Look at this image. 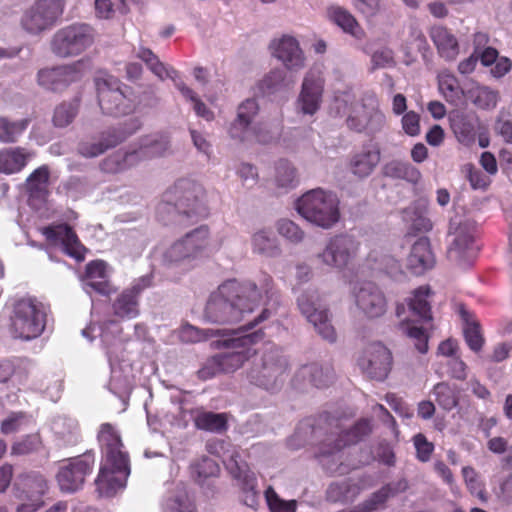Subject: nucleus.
I'll use <instances>...</instances> for the list:
<instances>
[{
    "label": "nucleus",
    "mask_w": 512,
    "mask_h": 512,
    "mask_svg": "<svg viewBox=\"0 0 512 512\" xmlns=\"http://www.w3.org/2000/svg\"><path fill=\"white\" fill-rule=\"evenodd\" d=\"M296 210L307 221L323 229L332 228L340 219L339 200L321 188L303 194L296 201Z\"/></svg>",
    "instance_id": "obj_6"
},
{
    "label": "nucleus",
    "mask_w": 512,
    "mask_h": 512,
    "mask_svg": "<svg viewBox=\"0 0 512 512\" xmlns=\"http://www.w3.org/2000/svg\"><path fill=\"white\" fill-rule=\"evenodd\" d=\"M432 39L441 57L453 60L459 53V45L453 34H432Z\"/></svg>",
    "instance_id": "obj_50"
},
{
    "label": "nucleus",
    "mask_w": 512,
    "mask_h": 512,
    "mask_svg": "<svg viewBox=\"0 0 512 512\" xmlns=\"http://www.w3.org/2000/svg\"><path fill=\"white\" fill-rule=\"evenodd\" d=\"M27 124V120L12 122L5 117H0V140L6 143L15 142L26 129Z\"/></svg>",
    "instance_id": "obj_52"
},
{
    "label": "nucleus",
    "mask_w": 512,
    "mask_h": 512,
    "mask_svg": "<svg viewBox=\"0 0 512 512\" xmlns=\"http://www.w3.org/2000/svg\"><path fill=\"white\" fill-rule=\"evenodd\" d=\"M432 294L429 286H421L414 290L413 297L408 301L410 311L419 320L428 322L432 320L431 306L427 298Z\"/></svg>",
    "instance_id": "obj_36"
},
{
    "label": "nucleus",
    "mask_w": 512,
    "mask_h": 512,
    "mask_svg": "<svg viewBox=\"0 0 512 512\" xmlns=\"http://www.w3.org/2000/svg\"><path fill=\"white\" fill-rule=\"evenodd\" d=\"M379 162L380 151L378 149L364 148L351 157L349 168L357 178L364 179L374 171Z\"/></svg>",
    "instance_id": "obj_30"
},
{
    "label": "nucleus",
    "mask_w": 512,
    "mask_h": 512,
    "mask_svg": "<svg viewBox=\"0 0 512 512\" xmlns=\"http://www.w3.org/2000/svg\"><path fill=\"white\" fill-rule=\"evenodd\" d=\"M476 223L470 219L456 216L450 219L448 235L453 236L448 252L463 264L471 265L476 258L478 248L474 245Z\"/></svg>",
    "instance_id": "obj_12"
},
{
    "label": "nucleus",
    "mask_w": 512,
    "mask_h": 512,
    "mask_svg": "<svg viewBox=\"0 0 512 512\" xmlns=\"http://www.w3.org/2000/svg\"><path fill=\"white\" fill-rule=\"evenodd\" d=\"M195 425L201 430L222 433L227 429V417L223 413L205 411L196 416Z\"/></svg>",
    "instance_id": "obj_45"
},
{
    "label": "nucleus",
    "mask_w": 512,
    "mask_h": 512,
    "mask_svg": "<svg viewBox=\"0 0 512 512\" xmlns=\"http://www.w3.org/2000/svg\"><path fill=\"white\" fill-rule=\"evenodd\" d=\"M308 431L317 439L329 434L330 442H325L321 446V453L327 456L333 451H341L344 447L363 440L371 433L372 428L368 420L362 419L350 430L344 431L339 419L329 413H323L317 419H307L300 424V432L307 434Z\"/></svg>",
    "instance_id": "obj_4"
},
{
    "label": "nucleus",
    "mask_w": 512,
    "mask_h": 512,
    "mask_svg": "<svg viewBox=\"0 0 512 512\" xmlns=\"http://www.w3.org/2000/svg\"><path fill=\"white\" fill-rule=\"evenodd\" d=\"M80 105L81 94H77L71 100L59 104L53 115L54 125L63 128L71 124L79 112Z\"/></svg>",
    "instance_id": "obj_42"
},
{
    "label": "nucleus",
    "mask_w": 512,
    "mask_h": 512,
    "mask_svg": "<svg viewBox=\"0 0 512 512\" xmlns=\"http://www.w3.org/2000/svg\"><path fill=\"white\" fill-rule=\"evenodd\" d=\"M140 127L141 122L137 118L129 119L117 126L108 127L99 133L103 148L105 151L115 148L136 133Z\"/></svg>",
    "instance_id": "obj_28"
},
{
    "label": "nucleus",
    "mask_w": 512,
    "mask_h": 512,
    "mask_svg": "<svg viewBox=\"0 0 512 512\" xmlns=\"http://www.w3.org/2000/svg\"><path fill=\"white\" fill-rule=\"evenodd\" d=\"M277 229L279 234L291 242L299 243L304 238L303 230L291 220L281 219L278 221Z\"/></svg>",
    "instance_id": "obj_56"
},
{
    "label": "nucleus",
    "mask_w": 512,
    "mask_h": 512,
    "mask_svg": "<svg viewBox=\"0 0 512 512\" xmlns=\"http://www.w3.org/2000/svg\"><path fill=\"white\" fill-rule=\"evenodd\" d=\"M460 388L447 382H439L433 388L435 401L445 411H451L459 405Z\"/></svg>",
    "instance_id": "obj_41"
},
{
    "label": "nucleus",
    "mask_w": 512,
    "mask_h": 512,
    "mask_svg": "<svg viewBox=\"0 0 512 512\" xmlns=\"http://www.w3.org/2000/svg\"><path fill=\"white\" fill-rule=\"evenodd\" d=\"M256 478L254 474H245L241 483L242 498L241 501L248 507H255L258 503L257 493L255 491Z\"/></svg>",
    "instance_id": "obj_55"
},
{
    "label": "nucleus",
    "mask_w": 512,
    "mask_h": 512,
    "mask_svg": "<svg viewBox=\"0 0 512 512\" xmlns=\"http://www.w3.org/2000/svg\"><path fill=\"white\" fill-rule=\"evenodd\" d=\"M94 460L90 453L66 460L56 474L62 492L74 493L84 484L85 477L92 470Z\"/></svg>",
    "instance_id": "obj_16"
},
{
    "label": "nucleus",
    "mask_w": 512,
    "mask_h": 512,
    "mask_svg": "<svg viewBox=\"0 0 512 512\" xmlns=\"http://www.w3.org/2000/svg\"><path fill=\"white\" fill-rule=\"evenodd\" d=\"M354 7L367 17L375 16L381 10V0H353Z\"/></svg>",
    "instance_id": "obj_62"
},
{
    "label": "nucleus",
    "mask_w": 512,
    "mask_h": 512,
    "mask_svg": "<svg viewBox=\"0 0 512 512\" xmlns=\"http://www.w3.org/2000/svg\"><path fill=\"white\" fill-rule=\"evenodd\" d=\"M77 152L85 158H94L106 151L103 148V143L101 142L100 137L98 136V139L96 140H83L79 142Z\"/></svg>",
    "instance_id": "obj_59"
},
{
    "label": "nucleus",
    "mask_w": 512,
    "mask_h": 512,
    "mask_svg": "<svg viewBox=\"0 0 512 512\" xmlns=\"http://www.w3.org/2000/svg\"><path fill=\"white\" fill-rule=\"evenodd\" d=\"M98 440L106 453V463L95 480L101 496L112 497L126 485L130 474L128 455L121 451L120 436L109 423L101 425Z\"/></svg>",
    "instance_id": "obj_3"
},
{
    "label": "nucleus",
    "mask_w": 512,
    "mask_h": 512,
    "mask_svg": "<svg viewBox=\"0 0 512 512\" xmlns=\"http://www.w3.org/2000/svg\"><path fill=\"white\" fill-rule=\"evenodd\" d=\"M265 499L271 512H296V500H284L269 486L265 490Z\"/></svg>",
    "instance_id": "obj_53"
},
{
    "label": "nucleus",
    "mask_w": 512,
    "mask_h": 512,
    "mask_svg": "<svg viewBox=\"0 0 512 512\" xmlns=\"http://www.w3.org/2000/svg\"><path fill=\"white\" fill-rule=\"evenodd\" d=\"M327 16L344 32H353L358 26L355 17L348 10L340 6H330L327 9Z\"/></svg>",
    "instance_id": "obj_49"
},
{
    "label": "nucleus",
    "mask_w": 512,
    "mask_h": 512,
    "mask_svg": "<svg viewBox=\"0 0 512 512\" xmlns=\"http://www.w3.org/2000/svg\"><path fill=\"white\" fill-rule=\"evenodd\" d=\"M358 365L369 378L383 381L391 370L392 354L383 344L373 343L363 351Z\"/></svg>",
    "instance_id": "obj_18"
},
{
    "label": "nucleus",
    "mask_w": 512,
    "mask_h": 512,
    "mask_svg": "<svg viewBox=\"0 0 512 512\" xmlns=\"http://www.w3.org/2000/svg\"><path fill=\"white\" fill-rule=\"evenodd\" d=\"M231 337L220 340L219 343L227 348L239 349L215 355L222 373H232L239 369L254 353L251 345L257 343L264 336L262 329L242 334L233 330Z\"/></svg>",
    "instance_id": "obj_10"
},
{
    "label": "nucleus",
    "mask_w": 512,
    "mask_h": 512,
    "mask_svg": "<svg viewBox=\"0 0 512 512\" xmlns=\"http://www.w3.org/2000/svg\"><path fill=\"white\" fill-rule=\"evenodd\" d=\"M258 110L255 99H247L239 105L237 116L229 127V135L232 139L244 142L254 137L261 144L270 143L274 139L266 124L254 123Z\"/></svg>",
    "instance_id": "obj_9"
},
{
    "label": "nucleus",
    "mask_w": 512,
    "mask_h": 512,
    "mask_svg": "<svg viewBox=\"0 0 512 512\" xmlns=\"http://www.w3.org/2000/svg\"><path fill=\"white\" fill-rule=\"evenodd\" d=\"M414 445L417 451V458L422 462L428 461L434 450L433 443L429 442L423 434L418 433L414 436Z\"/></svg>",
    "instance_id": "obj_60"
},
{
    "label": "nucleus",
    "mask_w": 512,
    "mask_h": 512,
    "mask_svg": "<svg viewBox=\"0 0 512 512\" xmlns=\"http://www.w3.org/2000/svg\"><path fill=\"white\" fill-rule=\"evenodd\" d=\"M41 445V439L37 434H31L16 442L12 446V454L26 455L37 451Z\"/></svg>",
    "instance_id": "obj_57"
},
{
    "label": "nucleus",
    "mask_w": 512,
    "mask_h": 512,
    "mask_svg": "<svg viewBox=\"0 0 512 512\" xmlns=\"http://www.w3.org/2000/svg\"><path fill=\"white\" fill-rule=\"evenodd\" d=\"M407 334L410 338L414 339L415 347L420 353H426L428 351V335L424 328L409 326L406 327Z\"/></svg>",
    "instance_id": "obj_61"
},
{
    "label": "nucleus",
    "mask_w": 512,
    "mask_h": 512,
    "mask_svg": "<svg viewBox=\"0 0 512 512\" xmlns=\"http://www.w3.org/2000/svg\"><path fill=\"white\" fill-rule=\"evenodd\" d=\"M476 120L473 116L457 112L450 118V126L458 141L469 144L475 139Z\"/></svg>",
    "instance_id": "obj_34"
},
{
    "label": "nucleus",
    "mask_w": 512,
    "mask_h": 512,
    "mask_svg": "<svg viewBox=\"0 0 512 512\" xmlns=\"http://www.w3.org/2000/svg\"><path fill=\"white\" fill-rule=\"evenodd\" d=\"M30 155L23 148H8L0 151V172L12 174L20 171Z\"/></svg>",
    "instance_id": "obj_38"
},
{
    "label": "nucleus",
    "mask_w": 512,
    "mask_h": 512,
    "mask_svg": "<svg viewBox=\"0 0 512 512\" xmlns=\"http://www.w3.org/2000/svg\"><path fill=\"white\" fill-rule=\"evenodd\" d=\"M357 250V243L352 236L340 234L332 237L323 251L315 255L316 259L330 267H345Z\"/></svg>",
    "instance_id": "obj_19"
},
{
    "label": "nucleus",
    "mask_w": 512,
    "mask_h": 512,
    "mask_svg": "<svg viewBox=\"0 0 512 512\" xmlns=\"http://www.w3.org/2000/svg\"><path fill=\"white\" fill-rule=\"evenodd\" d=\"M323 85L320 79L305 77L300 94L302 110L305 114H314L321 101Z\"/></svg>",
    "instance_id": "obj_32"
},
{
    "label": "nucleus",
    "mask_w": 512,
    "mask_h": 512,
    "mask_svg": "<svg viewBox=\"0 0 512 512\" xmlns=\"http://www.w3.org/2000/svg\"><path fill=\"white\" fill-rule=\"evenodd\" d=\"M286 72L283 69L271 70L259 82V90L264 95L273 94L285 87Z\"/></svg>",
    "instance_id": "obj_51"
},
{
    "label": "nucleus",
    "mask_w": 512,
    "mask_h": 512,
    "mask_svg": "<svg viewBox=\"0 0 512 512\" xmlns=\"http://www.w3.org/2000/svg\"><path fill=\"white\" fill-rule=\"evenodd\" d=\"M439 89L448 102L454 106H459L464 103V99H466L465 90L469 89V87L467 85L463 87L459 86L454 76L447 75L440 79Z\"/></svg>",
    "instance_id": "obj_44"
},
{
    "label": "nucleus",
    "mask_w": 512,
    "mask_h": 512,
    "mask_svg": "<svg viewBox=\"0 0 512 512\" xmlns=\"http://www.w3.org/2000/svg\"><path fill=\"white\" fill-rule=\"evenodd\" d=\"M91 43L90 34H55L51 50L56 56L66 58L80 54Z\"/></svg>",
    "instance_id": "obj_24"
},
{
    "label": "nucleus",
    "mask_w": 512,
    "mask_h": 512,
    "mask_svg": "<svg viewBox=\"0 0 512 512\" xmlns=\"http://www.w3.org/2000/svg\"><path fill=\"white\" fill-rule=\"evenodd\" d=\"M466 99L470 100L476 107L483 110H490L496 107L498 92L488 86H480L472 83L469 89L465 90Z\"/></svg>",
    "instance_id": "obj_35"
},
{
    "label": "nucleus",
    "mask_w": 512,
    "mask_h": 512,
    "mask_svg": "<svg viewBox=\"0 0 512 512\" xmlns=\"http://www.w3.org/2000/svg\"><path fill=\"white\" fill-rule=\"evenodd\" d=\"M151 285V276H143L130 289L123 291L113 304L114 314L119 317H134L138 314L137 296Z\"/></svg>",
    "instance_id": "obj_25"
},
{
    "label": "nucleus",
    "mask_w": 512,
    "mask_h": 512,
    "mask_svg": "<svg viewBox=\"0 0 512 512\" xmlns=\"http://www.w3.org/2000/svg\"><path fill=\"white\" fill-rule=\"evenodd\" d=\"M419 121L420 117L416 112H407L402 118V126L404 131L410 136L418 135L420 131Z\"/></svg>",
    "instance_id": "obj_64"
},
{
    "label": "nucleus",
    "mask_w": 512,
    "mask_h": 512,
    "mask_svg": "<svg viewBox=\"0 0 512 512\" xmlns=\"http://www.w3.org/2000/svg\"><path fill=\"white\" fill-rule=\"evenodd\" d=\"M356 305L369 318L382 316L387 307L386 298L380 288L373 282H363L355 288Z\"/></svg>",
    "instance_id": "obj_20"
},
{
    "label": "nucleus",
    "mask_w": 512,
    "mask_h": 512,
    "mask_svg": "<svg viewBox=\"0 0 512 512\" xmlns=\"http://www.w3.org/2000/svg\"><path fill=\"white\" fill-rule=\"evenodd\" d=\"M254 252L265 257L275 258L281 255V248L277 238L271 231L260 230L252 237Z\"/></svg>",
    "instance_id": "obj_39"
},
{
    "label": "nucleus",
    "mask_w": 512,
    "mask_h": 512,
    "mask_svg": "<svg viewBox=\"0 0 512 512\" xmlns=\"http://www.w3.org/2000/svg\"><path fill=\"white\" fill-rule=\"evenodd\" d=\"M219 472L218 463L207 456H203L191 465L192 476L198 484H202L209 478L217 477Z\"/></svg>",
    "instance_id": "obj_46"
},
{
    "label": "nucleus",
    "mask_w": 512,
    "mask_h": 512,
    "mask_svg": "<svg viewBox=\"0 0 512 512\" xmlns=\"http://www.w3.org/2000/svg\"><path fill=\"white\" fill-rule=\"evenodd\" d=\"M63 12L62 0H38L21 18L27 32H43L52 29Z\"/></svg>",
    "instance_id": "obj_15"
},
{
    "label": "nucleus",
    "mask_w": 512,
    "mask_h": 512,
    "mask_svg": "<svg viewBox=\"0 0 512 512\" xmlns=\"http://www.w3.org/2000/svg\"><path fill=\"white\" fill-rule=\"evenodd\" d=\"M224 466L229 472V474L240 481L243 482V478L245 474H254L248 468V465L240 459L238 453L230 454L226 459L223 460Z\"/></svg>",
    "instance_id": "obj_54"
},
{
    "label": "nucleus",
    "mask_w": 512,
    "mask_h": 512,
    "mask_svg": "<svg viewBox=\"0 0 512 512\" xmlns=\"http://www.w3.org/2000/svg\"><path fill=\"white\" fill-rule=\"evenodd\" d=\"M335 372L331 365L310 363L303 365L295 375V381L308 382L316 388L330 386L335 380Z\"/></svg>",
    "instance_id": "obj_27"
},
{
    "label": "nucleus",
    "mask_w": 512,
    "mask_h": 512,
    "mask_svg": "<svg viewBox=\"0 0 512 512\" xmlns=\"http://www.w3.org/2000/svg\"><path fill=\"white\" fill-rule=\"evenodd\" d=\"M275 181L278 187L294 188L298 183L296 168L287 160H279L276 164Z\"/></svg>",
    "instance_id": "obj_47"
},
{
    "label": "nucleus",
    "mask_w": 512,
    "mask_h": 512,
    "mask_svg": "<svg viewBox=\"0 0 512 512\" xmlns=\"http://www.w3.org/2000/svg\"><path fill=\"white\" fill-rule=\"evenodd\" d=\"M297 433L300 437L303 438L304 441L318 446L317 457L319 458L321 465L327 472L331 474L344 473V470L342 469V456L340 455L341 451H333V453L327 456L321 453V446L324 445L325 442H330V440H328V433L326 435H323L321 438L317 439L316 437L313 436V434L310 431H308L307 434L300 432V426L298 427Z\"/></svg>",
    "instance_id": "obj_29"
},
{
    "label": "nucleus",
    "mask_w": 512,
    "mask_h": 512,
    "mask_svg": "<svg viewBox=\"0 0 512 512\" xmlns=\"http://www.w3.org/2000/svg\"><path fill=\"white\" fill-rule=\"evenodd\" d=\"M99 106L104 114L124 116L134 110L131 89L106 71H98L94 77Z\"/></svg>",
    "instance_id": "obj_7"
},
{
    "label": "nucleus",
    "mask_w": 512,
    "mask_h": 512,
    "mask_svg": "<svg viewBox=\"0 0 512 512\" xmlns=\"http://www.w3.org/2000/svg\"><path fill=\"white\" fill-rule=\"evenodd\" d=\"M288 361L283 350L277 346H266L259 361L247 372L250 384L271 393L279 391L284 384Z\"/></svg>",
    "instance_id": "obj_5"
},
{
    "label": "nucleus",
    "mask_w": 512,
    "mask_h": 512,
    "mask_svg": "<svg viewBox=\"0 0 512 512\" xmlns=\"http://www.w3.org/2000/svg\"><path fill=\"white\" fill-rule=\"evenodd\" d=\"M170 147V141L167 137L150 139L148 137L141 139L140 147L137 150L141 159L146 156H162Z\"/></svg>",
    "instance_id": "obj_48"
},
{
    "label": "nucleus",
    "mask_w": 512,
    "mask_h": 512,
    "mask_svg": "<svg viewBox=\"0 0 512 512\" xmlns=\"http://www.w3.org/2000/svg\"><path fill=\"white\" fill-rule=\"evenodd\" d=\"M238 175L242 179L243 185L247 187H253L258 181L257 168L248 163L241 164Z\"/></svg>",
    "instance_id": "obj_63"
},
{
    "label": "nucleus",
    "mask_w": 512,
    "mask_h": 512,
    "mask_svg": "<svg viewBox=\"0 0 512 512\" xmlns=\"http://www.w3.org/2000/svg\"><path fill=\"white\" fill-rule=\"evenodd\" d=\"M346 122L353 131L375 133L384 125L385 116L379 110L368 108L365 104H362L359 108L353 110Z\"/></svg>",
    "instance_id": "obj_23"
},
{
    "label": "nucleus",
    "mask_w": 512,
    "mask_h": 512,
    "mask_svg": "<svg viewBox=\"0 0 512 512\" xmlns=\"http://www.w3.org/2000/svg\"><path fill=\"white\" fill-rule=\"evenodd\" d=\"M43 234L52 243L60 242L64 251L77 261L84 260L87 249L80 243L76 233L68 224L48 226L43 229Z\"/></svg>",
    "instance_id": "obj_21"
},
{
    "label": "nucleus",
    "mask_w": 512,
    "mask_h": 512,
    "mask_svg": "<svg viewBox=\"0 0 512 512\" xmlns=\"http://www.w3.org/2000/svg\"><path fill=\"white\" fill-rule=\"evenodd\" d=\"M208 237L207 225H201L186 233L163 252L164 265L172 267L196 259L205 249Z\"/></svg>",
    "instance_id": "obj_11"
},
{
    "label": "nucleus",
    "mask_w": 512,
    "mask_h": 512,
    "mask_svg": "<svg viewBox=\"0 0 512 512\" xmlns=\"http://www.w3.org/2000/svg\"><path fill=\"white\" fill-rule=\"evenodd\" d=\"M403 220L410 223L408 235H416L421 232H428L432 229V222L425 215L424 211L416 206L408 207L402 211Z\"/></svg>",
    "instance_id": "obj_43"
},
{
    "label": "nucleus",
    "mask_w": 512,
    "mask_h": 512,
    "mask_svg": "<svg viewBox=\"0 0 512 512\" xmlns=\"http://www.w3.org/2000/svg\"><path fill=\"white\" fill-rule=\"evenodd\" d=\"M80 63L42 68L37 73L40 87L54 93L62 92L82 77Z\"/></svg>",
    "instance_id": "obj_17"
},
{
    "label": "nucleus",
    "mask_w": 512,
    "mask_h": 512,
    "mask_svg": "<svg viewBox=\"0 0 512 512\" xmlns=\"http://www.w3.org/2000/svg\"><path fill=\"white\" fill-rule=\"evenodd\" d=\"M382 174L385 177L403 179L411 183H417L421 174L417 168L408 162L392 160L382 167Z\"/></svg>",
    "instance_id": "obj_37"
},
{
    "label": "nucleus",
    "mask_w": 512,
    "mask_h": 512,
    "mask_svg": "<svg viewBox=\"0 0 512 512\" xmlns=\"http://www.w3.org/2000/svg\"><path fill=\"white\" fill-rule=\"evenodd\" d=\"M45 328V314L30 299L19 300L14 306L12 330L25 340L39 336Z\"/></svg>",
    "instance_id": "obj_14"
},
{
    "label": "nucleus",
    "mask_w": 512,
    "mask_h": 512,
    "mask_svg": "<svg viewBox=\"0 0 512 512\" xmlns=\"http://www.w3.org/2000/svg\"><path fill=\"white\" fill-rule=\"evenodd\" d=\"M351 486L347 482L331 483L326 491V497L331 502H346L349 500Z\"/></svg>",
    "instance_id": "obj_58"
},
{
    "label": "nucleus",
    "mask_w": 512,
    "mask_h": 512,
    "mask_svg": "<svg viewBox=\"0 0 512 512\" xmlns=\"http://www.w3.org/2000/svg\"><path fill=\"white\" fill-rule=\"evenodd\" d=\"M295 293L298 309L314 326L318 335L329 343L336 342V330L331 324L329 310L318 290L314 287L297 288Z\"/></svg>",
    "instance_id": "obj_8"
},
{
    "label": "nucleus",
    "mask_w": 512,
    "mask_h": 512,
    "mask_svg": "<svg viewBox=\"0 0 512 512\" xmlns=\"http://www.w3.org/2000/svg\"><path fill=\"white\" fill-rule=\"evenodd\" d=\"M16 497L27 500L17 506V512H35L44 502L42 496L48 491V481L37 471L23 472L19 474L13 485Z\"/></svg>",
    "instance_id": "obj_13"
},
{
    "label": "nucleus",
    "mask_w": 512,
    "mask_h": 512,
    "mask_svg": "<svg viewBox=\"0 0 512 512\" xmlns=\"http://www.w3.org/2000/svg\"><path fill=\"white\" fill-rule=\"evenodd\" d=\"M436 263L428 237H420L413 245L406 259V268L415 276L423 275Z\"/></svg>",
    "instance_id": "obj_22"
},
{
    "label": "nucleus",
    "mask_w": 512,
    "mask_h": 512,
    "mask_svg": "<svg viewBox=\"0 0 512 512\" xmlns=\"http://www.w3.org/2000/svg\"><path fill=\"white\" fill-rule=\"evenodd\" d=\"M272 47L273 55L288 69H300L304 66L303 52L298 41L291 35L283 34L277 43L272 44Z\"/></svg>",
    "instance_id": "obj_26"
},
{
    "label": "nucleus",
    "mask_w": 512,
    "mask_h": 512,
    "mask_svg": "<svg viewBox=\"0 0 512 512\" xmlns=\"http://www.w3.org/2000/svg\"><path fill=\"white\" fill-rule=\"evenodd\" d=\"M460 316L464 322L463 333L469 348L474 352L480 351L484 344V338L480 331L479 322L471 318L470 313L464 306L460 308Z\"/></svg>",
    "instance_id": "obj_40"
},
{
    "label": "nucleus",
    "mask_w": 512,
    "mask_h": 512,
    "mask_svg": "<svg viewBox=\"0 0 512 512\" xmlns=\"http://www.w3.org/2000/svg\"><path fill=\"white\" fill-rule=\"evenodd\" d=\"M49 170L47 166L36 169L26 180V190L32 201L44 202L48 195Z\"/></svg>",
    "instance_id": "obj_33"
},
{
    "label": "nucleus",
    "mask_w": 512,
    "mask_h": 512,
    "mask_svg": "<svg viewBox=\"0 0 512 512\" xmlns=\"http://www.w3.org/2000/svg\"><path fill=\"white\" fill-rule=\"evenodd\" d=\"M206 191L191 178H179L161 196L157 219L164 225L188 227L207 215Z\"/></svg>",
    "instance_id": "obj_1"
},
{
    "label": "nucleus",
    "mask_w": 512,
    "mask_h": 512,
    "mask_svg": "<svg viewBox=\"0 0 512 512\" xmlns=\"http://www.w3.org/2000/svg\"><path fill=\"white\" fill-rule=\"evenodd\" d=\"M260 303L257 284L230 279L218 286L209 296L204 317L216 324H233L242 320L245 313L253 311Z\"/></svg>",
    "instance_id": "obj_2"
},
{
    "label": "nucleus",
    "mask_w": 512,
    "mask_h": 512,
    "mask_svg": "<svg viewBox=\"0 0 512 512\" xmlns=\"http://www.w3.org/2000/svg\"><path fill=\"white\" fill-rule=\"evenodd\" d=\"M140 160L136 149L127 152L117 151L103 159L99 167L105 173L116 174L135 166Z\"/></svg>",
    "instance_id": "obj_31"
}]
</instances>
